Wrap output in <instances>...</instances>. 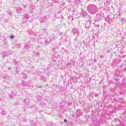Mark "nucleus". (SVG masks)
Segmentation results:
<instances>
[{
  "instance_id": "obj_32",
  "label": "nucleus",
  "mask_w": 126,
  "mask_h": 126,
  "mask_svg": "<svg viewBox=\"0 0 126 126\" xmlns=\"http://www.w3.org/2000/svg\"><path fill=\"white\" fill-rule=\"evenodd\" d=\"M8 77H9L8 76H7V77H4H4H3V79H7V78H8Z\"/></svg>"
},
{
  "instance_id": "obj_44",
  "label": "nucleus",
  "mask_w": 126,
  "mask_h": 126,
  "mask_svg": "<svg viewBox=\"0 0 126 126\" xmlns=\"http://www.w3.org/2000/svg\"><path fill=\"white\" fill-rule=\"evenodd\" d=\"M107 53H111V51H110V50H108L107 51Z\"/></svg>"
},
{
  "instance_id": "obj_4",
  "label": "nucleus",
  "mask_w": 126,
  "mask_h": 126,
  "mask_svg": "<svg viewBox=\"0 0 126 126\" xmlns=\"http://www.w3.org/2000/svg\"><path fill=\"white\" fill-rule=\"evenodd\" d=\"M91 23H92V22L90 20H88L86 23H85V27L86 28H89L90 26H91Z\"/></svg>"
},
{
  "instance_id": "obj_31",
  "label": "nucleus",
  "mask_w": 126,
  "mask_h": 126,
  "mask_svg": "<svg viewBox=\"0 0 126 126\" xmlns=\"http://www.w3.org/2000/svg\"><path fill=\"white\" fill-rule=\"evenodd\" d=\"M10 38V39H13V38H14V35H11Z\"/></svg>"
},
{
  "instance_id": "obj_28",
  "label": "nucleus",
  "mask_w": 126,
  "mask_h": 126,
  "mask_svg": "<svg viewBox=\"0 0 126 126\" xmlns=\"http://www.w3.org/2000/svg\"><path fill=\"white\" fill-rule=\"evenodd\" d=\"M119 72V69H117L115 71V74L117 75V74Z\"/></svg>"
},
{
  "instance_id": "obj_5",
  "label": "nucleus",
  "mask_w": 126,
  "mask_h": 126,
  "mask_svg": "<svg viewBox=\"0 0 126 126\" xmlns=\"http://www.w3.org/2000/svg\"><path fill=\"white\" fill-rule=\"evenodd\" d=\"M14 64L16 66H22V64L20 63V62L17 61L16 60H15L14 61Z\"/></svg>"
},
{
  "instance_id": "obj_38",
  "label": "nucleus",
  "mask_w": 126,
  "mask_h": 126,
  "mask_svg": "<svg viewBox=\"0 0 126 126\" xmlns=\"http://www.w3.org/2000/svg\"><path fill=\"white\" fill-rule=\"evenodd\" d=\"M75 47H76L77 48V47H78V43L75 44Z\"/></svg>"
},
{
  "instance_id": "obj_20",
  "label": "nucleus",
  "mask_w": 126,
  "mask_h": 126,
  "mask_svg": "<svg viewBox=\"0 0 126 126\" xmlns=\"http://www.w3.org/2000/svg\"><path fill=\"white\" fill-rule=\"evenodd\" d=\"M30 18V17L28 14L25 15V18H26V19H29Z\"/></svg>"
},
{
  "instance_id": "obj_45",
  "label": "nucleus",
  "mask_w": 126,
  "mask_h": 126,
  "mask_svg": "<svg viewBox=\"0 0 126 126\" xmlns=\"http://www.w3.org/2000/svg\"><path fill=\"white\" fill-rule=\"evenodd\" d=\"M71 1L70 0H68V2H69V3H70Z\"/></svg>"
},
{
  "instance_id": "obj_15",
  "label": "nucleus",
  "mask_w": 126,
  "mask_h": 126,
  "mask_svg": "<svg viewBox=\"0 0 126 126\" xmlns=\"http://www.w3.org/2000/svg\"><path fill=\"white\" fill-rule=\"evenodd\" d=\"M72 32L73 33H74V34H76L78 33V31H77V30L74 29L72 30Z\"/></svg>"
},
{
  "instance_id": "obj_35",
  "label": "nucleus",
  "mask_w": 126,
  "mask_h": 126,
  "mask_svg": "<svg viewBox=\"0 0 126 126\" xmlns=\"http://www.w3.org/2000/svg\"><path fill=\"white\" fill-rule=\"evenodd\" d=\"M121 21H122V22L125 21V18H122L121 19Z\"/></svg>"
},
{
  "instance_id": "obj_21",
  "label": "nucleus",
  "mask_w": 126,
  "mask_h": 126,
  "mask_svg": "<svg viewBox=\"0 0 126 126\" xmlns=\"http://www.w3.org/2000/svg\"><path fill=\"white\" fill-rule=\"evenodd\" d=\"M2 58H5V57H6V53H5V52H3L2 53Z\"/></svg>"
},
{
  "instance_id": "obj_54",
  "label": "nucleus",
  "mask_w": 126,
  "mask_h": 126,
  "mask_svg": "<svg viewBox=\"0 0 126 126\" xmlns=\"http://www.w3.org/2000/svg\"><path fill=\"white\" fill-rule=\"evenodd\" d=\"M11 69V67H9V69Z\"/></svg>"
},
{
  "instance_id": "obj_22",
  "label": "nucleus",
  "mask_w": 126,
  "mask_h": 126,
  "mask_svg": "<svg viewBox=\"0 0 126 126\" xmlns=\"http://www.w3.org/2000/svg\"><path fill=\"white\" fill-rule=\"evenodd\" d=\"M61 43H62V41H60L59 43H57L56 44L57 47H60V46H61Z\"/></svg>"
},
{
  "instance_id": "obj_33",
  "label": "nucleus",
  "mask_w": 126,
  "mask_h": 126,
  "mask_svg": "<svg viewBox=\"0 0 126 126\" xmlns=\"http://www.w3.org/2000/svg\"><path fill=\"white\" fill-rule=\"evenodd\" d=\"M105 21H107L108 22H110V21H108V18H105Z\"/></svg>"
},
{
  "instance_id": "obj_50",
  "label": "nucleus",
  "mask_w": 126,
  "mask_h": 126,
  "mask_svg": "<svg viewBox=\"0 0 126 126\" xmlns=\"http://www.w3.org/2000/svg\"><path fill=\"white\" fill-rule=\"evenodd\" d=\"M77 37H76V38L75 39V41H77Z\"/></svg>"
},
{
  "instance_id": "obj_26",
  "label": "nucleus",
  "mask_w": 126,
  "mask_h": 126,
  "mask_svg": "<svg viewBox=\"0 0 126 126\" xmlns=\"http://www.w3.org/2000/svg\"><path fill=\"white\" fill-rule=\"evenodd\" d=\"M113 79L116 80V81H117V82L119 81V79H118V78H116V77H113Z\"/></svg>"
},
{
  "instance_id": "obj_52",
  "label": "nucleus",
  "mask_w": 126,
  "mask_h": 126,
  "mask_svg": "<svg viewBox=\"0 0 126 126\" xmlns=\"http://www.w3.org/2000/svg\"><path fill=\"white\" fill-rule=\"evenodd\" d=\"M44 34H47V32H44Z\"/></svg>"
},
{
  "instance_id": "obj_17",
  "label": "nucleus",
  "mask_w": 126,
  "mask_h": 126,
  "mask_svg": "<svg viewBox=\"0 0 126 126\" xmlns=\"http://www.w3.org/2000/svg\"><path fill=\"white\" fill-rule=\"evenodd\" d=\"M34 8V6L31 5L30 10L31 12L33 11V9Z\"/></svg>"
},
{
  "instance_id": "obj_53",
  "label": "nucleus",
  "mask_w": 126,
  "mask_h": 126,
  "mask_svg": "<svg viewBox=\"0 0 126 126\" xmlns=\"http://www.w3.org/2000/svg\"><path fill=\"white\" fill-rule=\"evenodd\" d=\"M125 82V79H123V80H122V82Z\"/></svg>"
},
{
  "instance_id": "obj_2",
  "label": "nucleus",
  "mask_w": 126,
  "mask_h": 126,
  "mask_svg": "<svg viewBox=\"0 0 126 126\" xmlns=\"http://www.w3.org/2000/svg\"><path fill=\"white\" fill-rule=\"evenodd\" d=\"M24 107H28L29 106V104L30 103V99L29 98H26L25 99H24Z\"/></svg>"
},
{
  "instance_id": "obj_25",
  "label": "nucleus",
  "mask_w": 126,
  "mask_h": 126,
  "mask_svg": "<svg viewBox=\"0 0 126 126\" xmlns=\"http://www.w3.org/2000/svg\"><path fill=\"white\" fill-rule=\"evenodd\" d=\"M25 48H26V49H27V48L28 49V48H30V45H26L25 46Z\"/></svg>"
},
{
  "instance_id": "obj_51",
  "label": "nucleus",
  "mask_w": 126,
  "mask_h": 126,
  "mask_svg": "<svg viewBox=\"0 0 126 126\" xmlns=\"http://www.w3.org/2000/svg\"><path fill=\"white\" fill-rule=\"evenodd\" d=\"M80 61H82V60H83V58H80Z\"/></svg>"
},
{
  "instance_id": "obj_9",
  "label": "nucleus",
  "mask_w": 126,
  "mask_h": 126,
  "mask_svg": "<svg viewBox=\"0 0 126 126\" xmlns=\"http://www.w3.org/2000/svg\"><path fill=\"white\" fill-rule=\"evenodd\" d=\"M55 16L56 18H61L62 17V14L58 13L55 14Z\"/></svg>"
},
{
  "instance_id": "obj_41",
  "label": "nucleus",
  "mask_w": 126,
  "mask_h": 126,
  "mask_svg": "<svg viewBox=\"0 0 126 126\" xmlns=\"http://www.w3.org/2000/svg\"><path fill=\"white\" fill-rule=\"evenodd\" d=\"M72 12H73V13H72L73 15L75 14V13H74V10L72 11Z\"/></svg>"
},
{
  "instance_id": "obj_56",
  "label": "nucleus",
  "mask_w": 126,
  "mask_h": 126,
  "mask_svg": "<svg viewBox=\"0 0 126 126\" xmlns=\"http://www.w3.org/2000/svg\"><path fill=\"white\" fill-rule=\"evenodd\" d=\"M41 87H41V86L39 87V88H41Z\"/></svg>"
},
{
  "instance_id": "obj_6",
  "label": "nucleus",
  "mask_w": 126,
  "mask_h": 126,
  "mask_svg": "<svg viewBox=\"0 0 126 126\" xmlns=\"http://www.w3.org/2000/svg\"><path fill=\"white\" fill-rule=\"evenodd\" d=\"M29 85V83L26 80L23 81V86H28Z\"/></svg>"
},
{
  "instance_id": "obj_24",
  "label": "nucleus",
  "mask_w": 126,
  "mask_h": 126,
  "mask_svg": "<svg viewBox=\"0 0 126 126\" xmlns=\"http://www.w3.org/2000/svg\"><path fill=\"white\" fill-rule=\"evenodd\" d=\"M9 97H10V98L11 99H13V94H9Z\"/></svg>"
},
{
  "instance_id": "obj_8",
  "label": "nucleus",
  "mask_w": 126,
  "mask_h": 126,
  "mask_svg": "<svg viewBox=\"0 0 126 126\" xmlns=\"http://www.w3.org/2000/svg\"><path fill=\"white\" fill-rule=\"evenodd\" d=\"M96 21H99V20H100V19H101V14H96Z\"/></svg>"
},
{
  "instance_id": "obj_29",
  "label": "nucleus",
  "mask_w": 126,
  "mask_h": 126,
  "mask_svg": "<svg viewBox=\"0 0 126 126\" xmlns=\"http://www.w3.org/2000/svg\"><path fill=\"white\" fill-rule=\"evenodd\" d=\"M16 98V99H18V100H19L20 99H22V97H19L18 96H17Z\"/></svg>"
},
{
  "instance_id": "obj_19",
  "label": "nucleus",
  "mask_w": 126,
  "mask_h": 126,
  "mask_svg": "<svg viewBox=\"0 0 126 126\" xmlns=\"http://www.w3.org/2000/svg\"><path fill=\"white\" fill-rule=\"evenodd\" d=\"M19 71H20V69L19 68V67H16V72L18 73V72H19Z\"/></svg>"
},
{
  "instance_id": "obj_55",
  "label": "nucleus",
  "mask_w": 126,
  "mask_h": 126,
  "mask_svg": "<svg viewBox=\"0 0 126 126\" xmlns=\"http://www.w3.org/2000/svg\"><path fill=\"white\" fill-rule=\"evenodd\" d=\"M123 84H126V83H123Z\"/></svg>"
},
{
  "instance_id": "obj_30",
  "label": "nucleus",
  "mask_w": 126,
  "mask_h": 126,
  "mask_svg": "<svg viewBox=\"0 0 126 126\" xmlns=\"http://www.w3.org/2000/svg\"><path fill=\"white\" fill-rule=\"evenodd\" d=\"M118 18V15H117V14H115V15H114V18Z\"/></svg>"
},
{
  "instance_id": "obj_14",
  "label": "nucleus",
  "mask_w": 126,
  "mask_h": 126,
  "mask_svg": "<svg viewBox=\"0 0 126 126\" xmlns=\"http://www.w3.org/2000/svg\"><path fill=\"white\" fill-rule=\"evenodd\" d=\"M76 113H77V116H79V115H81V111L80 109H77L76 110Z\"/></svg>"
},
{
  "instance_id": "obj_39",
  "label": "nucleus",
  "mask_w": 126,
  "mask_h": 126,
  "mask_svg": "<svg viewBox=\"0 0 126 126\" xmlns=\"http://www.w3.org/2000/svg\"><path fill=\"white\" fill-rule=\"evenodd\" d=\"M103 58H104V56L101 55V56H100V58H101V59H103Z\"/></svg>"
},
{
  "instance_id": "obj_36",
  "label": "nucleus",
  "mask_w": 126,
  "mask_h": 126,
  "mask_svg": "<svg viewBox=\"0 0 126 126\" xmlns=\"http://www.w3.org/2000/svg\"><path fill=\"white\" fill-rule=\"evenodd\" d=\"M44 43H45V44H48V43H49V42H48V41H45L44 42Z\"/></svg>"
},
{
  "instance_id": "obj_48",
  "label": "nucleus",
  "mask_w": 126,
  "mask_h": 126,
  "mask_svg": "<svg viewBox=\"0 0 126 126\" xmlns=\"http://www.w3.org/2000/svg\"><path fill=\"white\" fill-rule=\"evenodd\" d=\"M14 105H18V103L16 102V103H14Z\"/></svg>"
},
{
  "instance_id": "obj_46",
  "label": "nucleus",
  "mask_w": 126,
  "mask_h": 126,
  "mask_svg": "<svg viewBox=\"0 0 126 126\" xmlns=\"http://www.w3.org/2000/svg\"><path fill=\"white\" fill-rule=\"evenodd\" d=\"M93 45H94V46H95V41H94V42H93Z\"/></svg>"
},
{
  "instance_id": "obj_1",
  "label": "nucleus",
  "mask_w": 126,
  "mask_h": 126,
  "mask_svg": "<svg viewBox=\"0 0 126 126\" xmlns=\"http://www.w3.org/2000/svg\"><path fill=\"white\" fill-rule=\"evenodd\" d=\"M87 10L91 14H94V13H96L97 11H98V8H97V6L95 4H90L87 7Z\"/></svg>"
},
{
  "instance_id": "obj_12",
  "label": "nucleus",
  "mask_w": 126,
  "mask_h": 126,
  "mask_svg": "<svg viewBox=\"0 0 126 126\" xmlns=\"http://www.w3.org/2000/svg\"><path fill=\"white\" fill-rule=\"evenodd\" d=\"M40 79H41V80H42V81H44V82H45L47 80V79H46V77H45V76H41Z\"/></svg>"
},
{
  "instance_id": "obj_40",
  "label": "nucleus",
  "mask_w": 126,
  "mask_h": 126,
  "mask_svg": "<svg viewBox=\"0 0 126 126\" xmlns=\"http://www.w3.org/2000/svg\"><path fill=\"white\" fill-rule=\"evenodd\" d=\"M59 35H60V36H62V35H63V32H60V33H59Z\"/></svg>"
},
{
  "instance_id": "obj_42",
  "label": "nucleus",
  "mask_w": 126,
  "mask_h": 126,
  "mask_svg": "<svg viewBox=\"0 0 126 126\" xmlns=\"http://www.w3.org/2000/svg\"><path fill=\"white\" fill-rule=\"evenodd\" d=\"M50 5L51 6H53V3H51L50 4Z\"/></svg>"
},
{
  "instance_id": "obj_13",
  "label": "nucleus",
  "mask_w": 126,
  "mask_h": 126,
  "mask_svg": "<svg viewBox=\"0 0 126 126\" xmlns=\"http://www.w3.org/2000/svg\"><path fill=\"white\" fill-rule=\"evenodd\" d=\"M22 12V10L21 9V8L19 7L17 9V12H18V13H21Z\"/></svg>"
},
{
  "instance_id": "obj_43",
  "label": "nucleus",
  "mask_w": 126,
  "mask_h": 126,
  "mask_svg": "<svg viewBox=\"0 0 126 126\" xmlns=\"http://www.w3.org/2000/svg\"><path fill=\"white\" fill-rule=\"evenodd\" d=\"M8 15H10V16L11 15V14H10V13H9V12H8Z\"/></svg>"
},
{
  "instance_id": "obj_18",
  "label": "nucleus",
  "mask_w": 126,
  "mask_h": 126,
  "mask_svg": "<svg viewBox=\"0 0 126 126\" xmlns=\"http://www.w3.org/2000/svg\"><path fill=\"white\" fill-rule=\"evenodd\" d=\"M75 2L76 4H79L80 3V0H75Z\"/></svg>"
},
{
  "instance_id": "obj_16",
  "label": "nucleus",
  "mask_w": 126,
  "mask_h": 126,
  "mask_svg": "<svg viewBox=\"0 0 126 126\" xmlns=\"http://www.w3.org/2000/svg\"><path fill=\"white\" fill-rule=\"evenodd\" d=\"M1 114V115H2V116H5V115H6V111L4 110H2Z\"/></svg>"
},
{
  "instance_id": "obj_49",
  "label": "nucleus",
  "mask_w": 126,
  "mask_h": 126,
  "mask_svg": "<svg viewBox=\"0 0 126 126\" xmlns=\"http://www.w3.org/2000/svg\"><path fill=\"white\" fill-rule=\"evenodd\" d=\"M94 62L95 63H97V61L96 60H94Z\"/></svg>"
},
{
  "instance_id": "obj_3",
  "label": "nucleus",
  "mask_w": 126,
  "mask_h": 126,
  "mask_svg": "<svg viewBox=\"0 0 126 126\" xmlns=\"http://www.w3.org/2000/svg\"><path fill=\"white\" fill-rule=\"evenodd\" d=\"M81 15H82V16L83 17H85V16H87L88 17V18H89L90 19H92V17L91 16L87 15V13H86V11H82V13H81Z\"/></svg>"
},
{
  "instance_id": "obj_34",
  "label": "nucleus",
  "mask_w": 126,
  "mask_h": 126,
  "mask_svg": "<svg viewBox=\"0 0 126 126\" xmlns=\"http://www.w3.org/2000/svg\"><path fill=\"white\" fill-rule=\"evenodd\" d=\"M30 32L31 34H32V33H34L33 32V31H32V30L30 31Z\"/></svg>"
},
{
  "instance_id": "obj_7",
  "label": "nucleus",
  "mask_w": 126,
  "mask_h": 126,
  "mask_svg": "<svg viewBox=\"0 0 126 126\" xmlns=\"http://www.w3.org/2000/svg\"><path fill=\"white\" fill-rule=\"evenodd\" d=\"M104 3L106 6H109L110 5V1L109 0H106Z\"/></svg>"
},
{
  "instance_id": "obj_11",
  "label": "nucleus",
  "mask_w": 126,
  "mask_h": 126,
  "mask_svg": "<svg viewBox=\"0 0 126 126\" xmlns=\"http://www.w3.org/2000/svg\"><path fill=\"white\" fill-rule=\"evenodd\" d=\"M39 102V104L41 105V106H45V104H46L45 103V100H40Z\"/></svg>"
},
{
  "instance_id": "obj_27",
  "label": "nucleus",
  "mask_w": 126,
  "mask_h": 126,
  "mask_svg": "<svg viewBox=\"0 0 126 126\" xmlns=\"http://www.w3.org/2000/svg\"><path fill=\"white\" fill-rule=\"evenodd\" d=\"M50 38L51 39V41H53L54 40H55V37L51 36V37H50Z\"/></svg>"
},
{
  "instance_id": "obj_47",
  "label": "nucleus",
  "mask_w": 126,
  "mask_h": 126,
  "mask_svg": "<svg viewBox=\"0 0 126 126\" xmlns=\"http://www.w3.org/2000/svg\"><path fill=\"white\" fill-rule=\"evenodd\" d=\"M72 118H74V114H72Z\"/></svg>"
},
{
  "instance_id": "obj_23",
  "label": "nucleus",
  "mask_w": 126,
  "mask_h": 126,
  "mask_svg": "<svg viewBox=\"0 0 126 126\" xmlns=\"http://www.w3.org/2000/svg\"><path fill=\"white\" fill-rule=\"evenodd\" d=\"M25 72V71H23L22 72V74H23V75H24L23 76H25L26 77V76H27L26 75V74L24 73Z\"/></svg>"
},
{
  "instance_id": "obj_37",
  "label": "nucleus",
  "mask_w": 126,
  "mask_h": 126,
  "mask_svg": "<svg viewBox=\"0 0 126 126\" xmlns=\"http://www.w3.org/2000/svg\"><path fill=\"white\" fill-rule=\"evenodd\" d=\"M64 123H67V120L64 119Z\"/></svg>"
},
{
  "instance_id": "obj_10",
  "label": "nucleus",
  "mask_w": 126,
  "mask_h": 126,
  "mask_svg": "<svg viewBox=\"0 0 126 126\" xmlns=\"http://www.w3.org/2000/svg\"><path fill=\"white\" fill-rule=\"evenodd\" d=\"M93 125L94 126H98V125H99V122L96 120H94L93 121Z\"/></svg>"
}]
</instances>
